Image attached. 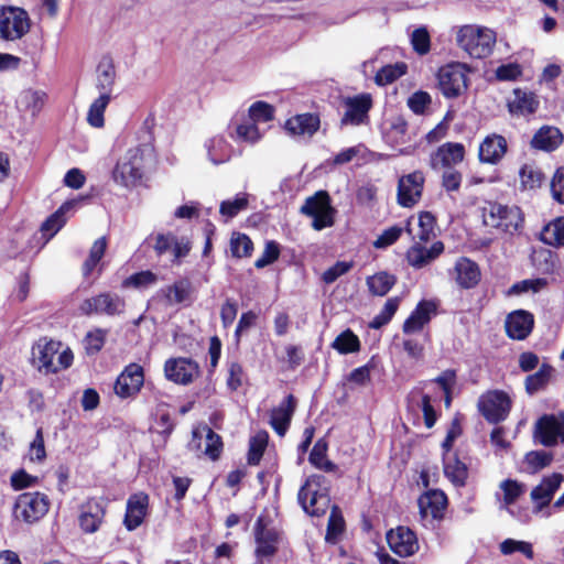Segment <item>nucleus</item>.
<instances>
[{
	"mask_svg": "<svg viewBox=\"0 0 564 564\" xmlns=\"http://www.w3.org/2000/svg\"><path fill=\"white\" fill-rule=\"evenodd\" d=\"M273 520L267 510L259 514L253 525L254 557L258 562L270 561L279 552L282 532L272 525Z\"/></svg>",
	"mask_w": 564,
	"mask_h": 564,
	"instance_id": "f257e3e1",
	"label": "nucleus"
},
{
	"mask_svg": "<svg viewBox=\"0 0 564 564\" xmlns=\"http://www.w3.org/2000/svg\"><path fill=\"white\" fill-rule=\"evenodd\" d=\"M144 174V150L141 145L130 148L112 171L113 181L126 188L141 186Z\"/></svg>",
	"mask_w": 564,
	"mask_h": 564,
	"instance_id": "f03ea898",
	"label": "nucleus"
},
{
	"mask_svg": "<svg viewBox=\"0 0 564 564\" xmlns=\"http://www.w3.org/2000/svg\"><path fill=\"white\" fill-rule=\"evenodd\" d=\"M482 218L486 226L513 235L524 223L523 213L518 206L502 205L498 202H488L482 208Z\"/></svg>",
	"mask_w": 564,
	"mask_h": 564,
	"instance_id": "7ed1b4c3",
	"label": "nucleus"
},
{
	"mask_svg": "<svg viewBox=\"0 0 564 564\" xmlns=\"http://www.w3.org/2000/svg\"><path fill=\"white\" fill-rule=\"evenodd\" d=\"M457 44L473 58L488 57L496 43L495 34L488 29L464 25L457 32Z\"/></svg>",
	"mask_w": 564,
	"mask_h": 564,
	"instance_id": "20e7f679",
	"label": "nucleus"
},
{
	"mask_svg": "<svg viewBox=\"0 0 564 564\" xmlns=\"http://www.w3.org/2000/svg\"><path fill=\"white\" fill-rule=\"evenodd\" d=\"M48 497L40 491L20 494L14 502L13 516L17 520L33 524L40 521L50 510Z\"/></svg>",
	"mask_w": 564,
	"mask_h": 564,
	"instance_id": "39448f33",
	"label": "nucleus"
},
{
	"mask_svg": "<svg viewBox=\"0 0 564 564\" xmlns=\"http://www.w3.org/2000/svg\"><path fill=\"white\" fill-rule=\"evenodd\" d=\"M512 408V400L503 390H488L477 402V409L482 417L490 424L503 422Z\"/></svg>",
	"mask_w": 564,
	"mask_h": 564,
	"instance_id": "423d86ee",
	"label": "nucleus"
},
{
	"mask_svg": "<svg viewBox=\"0 0 564 564\" xmlns=\"http://www.w3.org/2000/svg\"><path fill=\"white\" fill-rule=\"evenodd\" d=\"M31 19L26 10L20 7L0 8V39L4 41L21 40L30 32Z\"/></svg>",
	"mask_w": 564,
	"mask_h": 564,
	"instance_id": "0eeeda50",
	"label": "nucleus"
},
{
	"mask_svg": "<svg viewBox=\"0 0 564 564\" xmlns=\"http://www.w3.org/2000/svg\"><path fill=\"white\" fill-rule=\"evenodd\" d=\"M466 66L460 63H451L442 66L437 74V87L447 99L463 95L468 88Z\"/></svg>",
	"mask_w": 564,
	"mask_h": 564,
	"instance_id": "6e6552de",
	"label": "nucleus"
},
{
	"mask_svg": "<svg viewBox=\"0 0 564 564\" xmlns=\"http://www.w3.org/2000/svg\"><path fill=\"white\" fill-rule=\"evenodd\" d=\"M126 300L117 293L100 292L95 296L85 299L78 306L84 316L107 315L116 316L126 312Z\"/></svg>",
	"mask_w": 564,
	"mask_h": 564,
	"instance_id": "1a4fd4ad",
	"label": "nucleus"
},
{
	"mask_svg": "<svg viewBox=\"0 0 564 564\" xmlns=\"http://www.w3.org/2000/svg\"><path fill=\"white\" fill-rule=\"evenodd\" d=\"M533 436L545 447L564 443V417H561V412L541 415L534 424Z\"/></svg>",
	"mask_w": 564,
	"mask_h": 564,
	"instance_id": "9d476101",
	"label": "nucleus"
},
{
	"mask_svg": "<svg viewBox=\"0 0 564 564\" xmlns=\"http://www.w3.org/2000/svg\"><path fill=\"white\" fill-rule=\"evenodd\" d=\"M345 112L340 118V126H362L369 122V112L373 107L371 94L361 93L343 100Z\"/></svg>",
	"mask_w": 564,
	"mask_h": 564,
	"instance_id": "9b49d317",
	"label": "nucleus"
},
{
	"mask_svg": "<svg viewBox=\"0 0 564 564\" xmlns=\"http://www.w3.org/2000/svg\"><path fill=\"white\" fill-rule=\"evenodd\" d=\"M163 369L169 381L182 386L192 383L200 373L198 362L187 357L169 358Z\"/></svg>",
	"mask_w": 564,
	"mask_h": 564,
	"instance_id": "f8f14e48",
	"label": "nucleus"
},
{
	"mask_svg": "<svg viewBox=\"0 0 564 564\" xmlns=\"http://www.w3.org/2000/svg\"><path fill=\"white\" fill-rule=\"evenodd\" d=\"M425 177L423 172L414 171L398 181L397 203L404 208L414 207L422 198Z\"/></svg>",
	"mask_w": 564,
	"mask_h": 564,
	"instance_id": "ddd939ff",
	"label": "nucleus"
},
{
	"mask_svg": "<svg viewBox=\"0 0 564 564\" xmlns=\"http://www.w3.org/2000/svg\"><path fill=\"white\" fill-rule=\"evenodd\" d=\"M144 383L143 368L135 362L124 367L115 382V393L121 399H128L138 394Z\"/></svg>",
	"mask_w": 564,
	"mask_h": 564,
	"instance_id": "4468645a",
	"label": "nucleus"
},
{
	"mask_svg": "<svg viewBox=\"0 0 564 564\" xmlns=\"http://www.w3.org/2000/svg\"><path fill=\"white\" fill-rule=\"evenodd\" d=\"M61 348V343L47 337H41L32 346V365L39 370H44L45 373H56L58 368L54 362V357Z\"/></svg>",
	"mask_w": 564,
	"mask_h": 564,
	"instance_id": "2eb2a0df",
	"label": "nucleus"
},
{
	"mask_svg": "<svg viewBox=\"0 0 564 564\" xmlns=\"http://www.w3.org/2000/svg\"><path fill=\"white\" fill-rule=\"evenodd\" d=\"M386 540L391 551L401 557L411 556L419 550L415 532L404 525L389 530Z\"/></svg>",
	"mask_w": 564,
	"mask_h": 564,
	"instance_id": "dca6fc26",
	"label": "nucleus"
},
{
	"mask_svg": "<svg viewBox=\"0 0 564 564\" xmlns=\"http://www.w3.org/2000/svg\"><path fill=\"white\" fill-rule=\"evenodd\" d=\"M150 507V497L144 491H138L129 496L126 505L123 525L128 531L137 530L147 518Z\"/></svg>",
	"mask_w": 564,
	"mask_h": 564,
	"instance_id": "f3484780",
	"label": "nucleus"
},
{
	"mask_svg": "<svg viewBox=\"0 0 564 564\" xmlns=\"http://www.w3.org/2000/svg\"><path fill=\"white\" fill-rule=\"evenodd\" d=\"M417 506L422 518L431 517L441 521L445 517L448 498L441 489H427L417 499Z\"/></svg>",
	"mask_w": 564,
	"mask_h": 564,
	"instance_id": "a211bd4d",
	"label": "nucleus"
},
{
	"mask_svg": "<svg viewBox=\"0 0 564 564\" xmlns=\"http://www.w3.org/2000/svg\"><path fill=\"white\" fill-rule=\"evenodd\" d=\"M534 315L525 310L509 313L505 321L506 334L513 340H524L534 328Z\"/></svg>",
	"mask_w": 564,
	"mask_h": 564,
	"instance_id": "6ab92c4d",
	"label": "nucleus"
},
{
	"mask_svg": "<svg viewBox=\"0 0 564 564\" xmlns=\"http://www.w3.org/2000/svg\"><path fill=\"white\" fill-rule=\"evenodd\" d=\"M465 147L458 142H446L431 153L430 166L437 171L440 169H452L465 159Z\"/></svg>",
	"mask_w": 564,
	"mask_h": 564,
	"instance_id": "aec40b11",
	"label": "nucleus"
},
{
	"mask_svg": "<svg viewBox=\"0 0 564 564\" xmlns=\"http://www.w3.org/2000/svg\"><path fill=\"white\" fill-rule=\"evenodd\" d=\"M106 506L96 498L88 499L80 507L79 528L84 533L91 534L99 530L106 517Z\"/></svg>",
	"mask_w": 564,
	"mask_h": 564,
	"instance_id": "412c9836",
	"label": "nucleus"
},
{
	"mask_svg": "<svg viewBox=\"0 0 564 564\" xmlns=\"http://www.w3.org/2000/svg\"><path fill=\"white\" fill-rule=\"evenodd\" d=\"M297 406L296 398L290 393L270 413L269 424L279 436H284Z\"/></svg>",
	"mask_w": 564,
	"mask_h": 564,
	"instance_id": "4be33fe9",
	"label": "nucleus"
},
{
	"mask_svg": "<svg viewBox=\"0 0 564 564\" xmlns=\"http://www.w3.org/2000/svg\"><path fill=\"white\" fill-rule=\"evenodd\" d=\"M424 242H414L405 253V259L414 269H422L436 260L445 249L441 240L434 241L430 248L423 246Z\"/></svg>",
	"mask_w": 564,
	"mask_h": 564,
	"instance_id": "5701e85b",
	"label": "nucleus"
},
{
	"mask_svg": "<svg viewBox=\"0 0 564 564\" xmlns=\"http://www.w3.org/2000/svg\"><path fill=\"white\" fill-rule=\"evenodd\" d=\"M436 311L437 304L434 301L421 300L403 322V333L409 335L421 332L430 323L432 316L436 314Z\"/></svg>",
	"mask_w": 564,
	"mask_h": 564,
	"instance_id": "b1692460",
	"label": "nucleus"
},
{
	"mask_svg": "<svg viewBox=\"0 0 564 564\" xmlns=\"http://www.w3.org/2000/svg\"><path fill=\"white\" fill-rule=\"evenodd\" d=\"M508 152L507 139L498 133H490L479 144L478 159L481 163L496 165Z\"/></svg>",
	"mask_w": 564,
	"mask_h": 564,
	"instance_id": "393cba45",
	"label": "nucleus"
},
{
	"mask_svg": "<svg viewBox=\"0 0 564 564\" xmlns=\"http://www.w3.org/2000/svg\"><path fill=\"white\" fill-rule=\"evenodd\" d=\"M83 198L68 199L64 202L53 214L41 225L42 247L45 246L66 224V213L73 209Z\"/></svg>",
	"mask_w": 564,
	"mask_h": 564,
	"instance_id": "a878e982",
	"label": "nucleus"
},
{
	"mask_svg": "<svg viewBox=\"0 0 564 564\" xmlns=\"http://www.w3.org/2000/svg\"><path fill=\"white\" fill-rule=\"evenodd\" d=\"M319 127V115L313 112L292 116L284 123V130L292 137H312L318 131Z\"/></svg>",
	"mask_w": 564,
	"mask_h": 564,
	"instance_id": "bb28decb",
	"label": "nucleus"
},
{
	"mask_svg": "<svg viewBox=\"0 0 564 564\" xmlns=\"http://www.w3.org/2000/svg\"><path fill=\"white\" fill-rule=\"evenodd\" d=\"M563 480L564 476L561 473H552L544 476L541 482L531 490L530 497L536 505L538 510H542L550 505Z\"/></svg>",
	"mask_w": 564,
	"mask_h": 564,
	"instance_id": "cd10ccee",
	"label": "nucleus"
},
{
	"mask_svg": "<svg viewBox=\"0 0 564 564\" xmlns=\"http://www.w3.org/2000/svg\"><path fill=\"white\" fill-rule=\"evenodd\" d=\"M161 291L170 305L191 306L194 301L195 289L188 278H180Z\"/></svg>",
	"mask_w": 564,
	"mask_h": 564,
	"instance_id": "c85d7f7f",
	"label": "nucleus"
},
{
	"mask_svg": "<svg viewBox=\"0 0 564 564\" xmlns=\"http://www.w3.org/2000/svg\"><path fill=\"white\" fill-rule=\"evenodd\" d=\"M456 282L463 289H473L480 282L479 265L467 257H460L455 263Z\"/></svg>",
	"mask_w": 564,
	"mask_h": 564,
	"instance_id": "c756f323",
	"label": "nucleus"
},
{
	"mask_svg": "<svg viewBox=\"0 0 564 564\" xmlns=\"http://www.w3.org/2000/svg\"><path fill=\"white\" fill-rule=\"evenodd\" d=\"M563 142V134L560 129L550 126H543L533 135L530 144L535 150L552 152Z\"/></svg>",
	"mask_w": 564,
	"mask_h": 564,
	"instance_id": "7c9ffc66",
	"label": "nucleus"
},
{
	"mask_svg": "<svg viewBox=\"0 0 564 564\" xmlns=\"http://www.w3.org/2000/svg\"><path fill=\"white\" fill-rule=\"evenodd\" d=\"M297 501L305 513L311 517H323L328 510L330 498L328 492L306 491L303 497L297 495Z\"/></svg>",
	"mask_w": 564,
	"mask_h": 564,
	"instance_id": "2f4dec72",
	"label": "nucleus"
},
{
	"mask_svg": "<svg viewBox=\"0 0 564 564\" xmlns=\"http://www.w3.org/2000/svg\"><path fill=\"white\" fill-rule=\"evenodd\" d=\"M443 470L445 477L457 488L465 487L468 479V467L455 453L452 457L443 455Z\"/></svg>",
	"mask_w": 564,
	"mask_h": 564,
	"instance_id": "473e14b6",
	"label": "nucleus"
},
{
	"mask_svg": "<svg viewBox=\"0 0 564 564\" xmlns=\"http://www.w3.org/2000/svg\"><path fill=\"white\" fill-rule=\"evenodd\" d=\"M327 452H328V442L324 437L318 438L310 452V455H308L310 464L314 468L323 470L325 473L339 475L338 465H336L333 460L328 459Z\"/></svg>",
	"mask_w": 564,
	"mask_h": 564,
	"instance_id": "72a5a7b5",
	"label": "nucleus"
},
{
	"mask_svg": "<svg viewBox=\"0 0 564 564\" xmlns=\"http://www.w3.org/2000/svg\"><path fill=\"white\" fill-rule=\"evenodd\" d=\"M513 95V100L508 104L512 115H532L538 110L540 101L534 93L516 88Z\"/></svg>",
	"mask_w": 564,
	"mask_h": 564,
	"instance_id": "f704fd0d",
	"label": "nucleus"
},
{
	"mask_svg": "<svg viewBox=\"0 0 564 564\" xmlns=\"http://www.w3.org/2000/svg\"><path fill=\"white\" fill-rule=\"evenodd\" d=\"M398 278L387 271H379L366 279V284L373 296H384L397 284Z\"/></svg>",
	"mask_w": 564,
	"mask_h": 564,
	"instance_id": "c9c22d12",
	"label": "nucleus"
},
{
	"mask_svg": "<svg viewBox=\"0 0 564 564\" xmlns=\"http://www.w3.org/2000/svg\"><path fill=\"white\" fill-rule=\"evenodd\" d=\"M269 433L264 430L258 431L249 440V448L247 453V464L250 466H257L260 464L263 454L268 447Z\"/></svg>",
	"mask_w": 564,
	"mask_h": 564,
	"instance_id": "e433bc0d",
	"label": "nucleus"
},
{
	"mask_svg": "<svg viewBox=\"0 0 564 564\" xmlns=\"http://www.w3.org/2000/svg\"><path fill=\"white\" fill-rule=\"evenodd\" d=\"M436 217L431 212H420L417 216L419 230L415 235H410L412 240L417 239L416 242H429L435 238Z\"/></svg>",
	"mask_w": 564,
	"mask_h": 564,
	"instance_id": "4c0bfd02",
	"label": "nucleus"
},
{
	"mask_svg": "<svg viewBox=\"0 0 564 564\" xmlns=\"http://www.w3.org/2000/svg\"><path fill=\"white\" fill-rule=\"evenodd\" d=\"M330 346L340 355L355 354L361 349L359 337L350 328L338 334Z\"/></svg>",
	"mask_w": 564,
	"mask_h": 564,
	"instance_id": "58836bf2",
	"label": "nucleus"
},
{
	"mask_svg": "<svg viewBox=\"0 0 564 564\" xmlns=\"http://www.w3.org/2000/svg\"><path fill=\"white\" fill-rule=\"evenodd\" d=\"M332 199L326 191H317L314 195L308 196L301 206L300 212L303 215L312 216L332 208Z\"/></svg>",
	"mask_w": 564,
	"mask_h": 564,
	"instance_id": "ea45409f",
	"label": "nucleus"
},
{
	"mask_svg": "<svg viewBox=\"0 0 564 564\" xmlns=\"http://www.w3.org/2000/svg\"><path fill=\"white\" fill-rule=\"evenodd\" d=\"M541 239L553 247H564V216L557 217L543 227Z\"/></svg>",
	"mask_w": 564,
	"mask_h": 564,
	"instance_id": "a19ab883",
	"label": "nucleus"
},
{
	"mask_svg": "<svg viewBox=\"0 0 564 564\" xmlns=\"http://www.w3.org/2000/svg\"><path fill=\"white\" fill-rule=\"evenodd\" d=\"M519 177L522 189H536L545 182L544 173L533 164L522 165L519 171Z\"/></svg>",
	"mask_w": 564,
	"mask_h": 564,
	"instance_id": "79ce46f5",
	"label": "nucleus"
},
{
	"mask_svg": "<svg viewBox=\"0 0 564 564\" xmlns=\"http://www.w3.org/2000/svg\"><path fill=\"white\" fill-rule=\"evenodd\" d=\"M115 79L116 69L112 62H108L107 64L100 63L98 65V75L96 83V88L99 90L100 95H107L109 99H111Z\"/></svg>",
	"mask_w": 564,
	"mask_h": 564,
	"instance_id": "37998d69",
	"label": "nucleus"
},
{
	"mask_svg": "<svg viewBox=\"0 0 564 564\" xmlns=\"http://www.w3.org/2000/svg\"><path fill=\"white\" fill-rule=\"evenodd\" d=\"M401 299L399 296L389 297L381 311L369 322V327L380 329L391 322L399 310Z\"/></svg>",
	"mask_w": 564,
	"mask_h": 564,
	"instance_id": "c03bdc74",
	"label": "nucleus"
},
{
	"mask_svg": "<svg viewBox=\"0 0 564 564\" xmlns=\"http://www.w3.org/2000/svg\"><path fill=\"white\" fill-rule=\"evenodd\" d=\"M412 220H413V216L406 220L405 227H400V226L395 225V226L384 229L382 231V234L376 239V241L373 242V246L378 249H383V248L390 247L399 240V238L401 237V235L404 230L409 235H412V227H411Z\"/></svg>",
	"mask_w": 564,
	"mask_h": 564,
	"instance_id": "a18cd8bd",
	"label": "nucleus"
},
{
	"mask_svg": "<svg viewBox=\"0 0 564 564\" xmlns=\"http://www.w3.org/2000/svg\"><path fill=\"white\" fill-rule=\"evenodd\" d=\"M253 251V242L243 232L234 231L230 237V252L234 258H249Z\"/></svg>",
	"mask_w": 564,
	"mask_h": 564,
	"instance_id": "49530a36",
	"label": "nucleus"
},
{
	"mask_svg": "<svg viewBox=\"0 0 564 564\" xmlns=\"http://www.w3.org/2000/svg\"><path fill=\"white\" fill-rule=\"evenodd\" d=\"M408 66L405 63L400 62L395 64H388L382 66L376 74L375 80L380 86L392 84L401 76L406 74Z\"/></svg>",
	"mask_w": 564,
	"mask_h": 564,
	"instance_id": "de8ad7c7",
	"label": "nucleus"
},
{
	"mask_svg": "<svg viewBox=\"0 0 564 564\" xmlns=\"http://www.w3.org/2000/svg\"><path fill=\"white\" fill-rule=\"evenodd\" d=\"M207 151L209 160L216 165L227 162L230 158V144L221 137L210 139Z\"/></svg>",
	"mask_w": 564,
	"mask_h": 564,
	"instance_id": "09e8293b",
	"label": "nucleus"
},
{
	"mask_svg": "<svg viewBox=\"0 0 564 564\" xmlns=\"http://www.w3.org/2000/svg\"><path fill=\"white\" fill-rule=\"evenodd\" d=\"M553 368L547 364H543L540 369L525 378V390L529 394H533L536 391L544 388L550 381Z\"/></svg>",
	"mask_w": 564,
	"mask_h": 564,
	"instance_id": "8fccbe9b",
	"label": "nucleus"
},
{
	"mask_svg": "<svg viewBox=\"0 0 564 564\" xmlns=\"http://www.w3.org/2000/svg\"><path fill=\"white\" fill-rule=\"evenodd\" d=\"M111 99L107 95H99L93 101L88 109L87 121L94 128H102L105 126V110Z\"/></svg>",
	"mask_w": 564,
	"mask_h": 564,
	"instance_id": "3c124183",
	"label": "nucleus"
},
{
	"mask_svg": "<svg viewBox=\"0 0 564 564\" xmlns=\"http://www.w3.org/2000/svg\"><path fill=\"white\" fill-rule=\"evenodd\" d=\"M345 531V520L337 506H334L327 522L326 541L335 542Z\"/></svg>",
	"mask_w": 564,
	"mask_h": 564,
	"instance_id": "603ef678",
	"label": "nucleus"
},
{
	"mask_svg": "<svg viewBox=\"0 0 564 564\" xmlns=\"http://www.w3.org/2000/svg\"><path fill=\"white\" fill-rule=\"evenodd\" d=\"M553 454L545 451H531L525 454L524 463L531 473H538L543 468L551 465L553 462Z\"/></svg>",
	"mask_w": 564,
	"mask_h": 564,
	"instance_id": "864d4df0",
	"label": "nucleus"
},
{
	"mask_svg": "<svg viewBox=\"0 0 564 564\" xmlns=\"http://www.w3.org/2000/svg\"><path fill=\"white\" fill-rule=\"evenodd\" d=\"M500 488L503 491V502L507 506L513 505L525 492V485L511 478L501 481Z\"/></svg>",
	"mask_w": 564,
	"mask_h": 564,
	"instance_id": "5fc2aeb1",
	"label": "nucleus"
},
{
	"mask_svg": "<svg viewBox=\"0 0 564 564\" xmlns=\"http://www.w3.org/2000/svg\"><path fill=\"white\" fill-rule=\"evenodd\" d=\"M275 109L265 101L253 102L248 110L249 119L253 122H269L274 118Z\"/></svg>",
	"mask_w": 564,
	"mask_h": 564,
	"instance_id": "6e6d98bb",
	"label": "nucleus"
},
{
	"mask_svg": "<svg viewBox=\"0 0 564 564\" xmlns=\"http://www.w3.org/2000/svg\"><path fill=\"white\" fill-rule=\"evenodd\" d=\"M500 552L503 555H510L514 552L522 553L528 560H533L534 552L532 544L525 541H517L513 539H506L500 543Z\"/></svg>",
	"mask_w": 564,
	"mask_h": 564,
	"instance_id": "4d7b16f0",
	"label": "nucleus"
},
{
	"mask_svg": "<svg viewBox=\"0 0 564 564\" xmlns=\"http://www.w3.org/2000/svg\"><path fill=\"white\" fill-rule=\"evenodd\" d=\"M158 276L150 270L135 272L122 281V288H147L156 283Z\"/></svg>",
	"mask_w": 564,
	"mask_h": 564,
	"instance_id": "13d9d810",
	"label": "nucleus"
},
{
	"mask_svg": "<svg viewBox=\"0 0 564 564\" xmlns=\"http://www.w3.org/2000/svg\"><path fill=\"white\" fill-rule=\"evenodd\" d=\"M248 204L249 202L246 194L237 195L234 200L221 202L219 213L227 218H234L240 212L247 209Z\"/></svg>",
	"mask_w": 564,
	"mask_h": 564,
	"instance_id": "bf43d9fd",
	"label": "nucleus"
},
{
	"mask_svg": "<svg viewBox=\"0 0 564 564\" xmlns=\"http://www.w3.org/2000/svg\"><path fill=\"white\" fill-rule=\"evenodd\" d=\"M224 449V442L219 434L207 429L205 454L213 460H218Z\"/></svg>",
	"mask_w": 564,
	"mask_h": 564,
	"instance_id": "052dcab7",
	"label": "nucleus"
},
{
	"mask_svg": "<svg viewBox=\"0 0 564 564\" xmlns=\"http://www.w3.org/2000/svg\"><path fill=\"white\" fill-rule=\"evenodd\" d=\"M329 485L328 480L325 476L319 474H312L310 475L304 484L299 489V496L302 498L306 495V491H316V492H323L324 490L328 492Z\"/></svg>",
	"mask_w": 564,
	"mask_h": 564,
	"instance_id": "680f3d73",
	"label": "nucleus"
},
{
	"mask_svg": "<svg viewBox=\"0 0 564 564\" xmlns=\"http://www.w3.org/2000/svg\"><path fill=\"white\" fill-rule=\"evenodd\" d=\"M411 44L419 55H425L431 50V36L425 28H417L412 32Z\"/></svg>",
	"mask_w": 564,
	"mask_h": 564,
	"instance_id": "e2e57ef3",
	"label": "nucleus"
},
{
	"mask_svg": "<svg viewBox=\"0 0 564 564\" xmlns=\"http://www.w3.org/2000/svg\"><path fill=\"white\" fill-rule=\"evenodd\" d=\"M375 359L376 357L372 356L366 365L354 369L348 376V381L354 382L358 386H366L370 383L371 370L376 368Z\"/></svg>",
	"mask_w": 564,
	"mask_h": 564,
	"instance_id": "0e129e2a",
	"label": "nucleus"
},
{
	"mask_svg": "<svg viewBox=\"0 0 564 564\" xmlns=\"http://www.w3.org/2000/svg\"><path fill=\"white\" fill-rule=\"evenodd\" d=\"M431 104V95L424 90L413 93L408 99V107L415 115H424Z\"/></svg>",
	"mask_w": 564,
	"mask_h": 564,
	"instance_id": "69168bd1",
	"label": "nucleus"
},
{
	"mask_svg": "<svg viewBox=\"0 0 564 564\" xmlns=\"http://www.w3.org/2000/svg\"><path fill=\"white\" fill-rule=\"evenodd\" d=\"M105 341L106 330L96 328L93 332H88L84 339L86 352L88 355L98 354L102 349Z\"/></svg>",
	"mask_w": 564,
	"mask_h": 564,
	"instance_id": "338daca9",
	"label": "nucleus"
},
{
	"mask_svg": "<svg viewBox=\"0 0 564 564\" xmlns=\"http://www.w3.org/2000/svg\"><path fill=\"white\" fill-rule=\"evenodd\" d=\"M280 253V245L276 241H267L261 257H259L254 262V267L257 269H262L269 264H272L279 259Z\"/></svg>",
	"mask_w": 564,
	"mask_h": 564,
	"instance_id": "774afa93",
	"label": "nucleus"
}]
</instances>
